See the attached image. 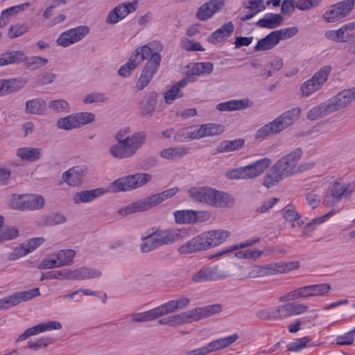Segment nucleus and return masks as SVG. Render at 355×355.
Here are the masks:
<instances>
[{"instance_id": "f704fd0d", "label": "nucleus", "mask_w": 355, "mask_h": 355, "mask_svg": "<svg viewBox=\"0 0 355 355\" xmlns=\"http://www.w3.org/2000/svg\"><path fill=\"white\" fill-rule=\"evenodd\" d=\"M26 81L24 80H19L13 78L10 80H0V96H3L17 92L24 87Z\"/></svg>"}, {"instance_id": "72a5a7b5", "label": "nucleus", "mask_w": 355, "mask_h": 355, "mask_svg": "<svg viewBox=\"0 0 355 355\" xmlns=\"http://www.w3.org/2000/svg\"><path fill=\"white\" fill-rule=\"evenodd\" d=\"M16 155L23 161L33 162L40 158L42 155V149L33 147H22L17 150Z\"/></svg>"}, {"instance_id": "49530a36", "label": "nucleus", "mask_w": 355, "mask_h": 355, "mask_svg": "<svg viewBox=\"0 0 355 355\" xmlns=\"http://www.w3.org/2000/svg\"><path fill=\"white\" fill-rule=\"evenodd\" d=\"M284 218L291 224L292 227H301L302 222L300 221V215L291 205L286 206L282 210Z\"/></svg>"}, {"instance_id": "69168bd1", "label": "nucleus", "mask_w": 355, "mask_h": 355, "mask_svg": "<svg viewBox=\"0 0 355 355\" xmlns=\"http://www.w3.org/2000/svg\"><path fill=\"white\" fill-rule=\"evenodd\" d=\"M19 232L15 227H8L0 230V242L9 241L17 238Z\"/></svg>"}, {"instance_id": "37998d69", "label": "nucleus", "mask_w": 355, "mask_h": 355, "mask_svg": "<svg viewBox=\"0 0 355 355\" xmlns=\"http://www.w3.org/2000/svg\"><path fill=\"white\" fill-rule=\"evenodd\" d=\"M193 321L195 320L192 309L169 316L170 327L180 326Z\"/></svg>"}, {"instance_id": "5701e85b", "label": "nucleus", "mask_w": 355, "mask_h": 355, "mask_svg": "<svg viewBox=\"0 0 355 355\" xmlns=\"http://www.w3.org/2000/svg\"><path fill=\"white\" fill-rule=\"evenodd\" d=\"M329 100L335 111L345 107L355 100V87L340 92Z\"/></svg>"}, {"instance_id": "b1692460", "label": "nucleus", "mask_w": 355, "mask_h": 355, "mask_svg": "<svg viewBox=\"0 0 355 355\" xmlns=\"http://www.w3.org/2000/svg\"><path fill=\"white\" fill-rule=\"evenodd\" d=\"M106 193V189L103 188L83 190L73 194L72 201L75 205L89 203Z\"/></svg>"}, {"instance_id": "680f3d73", "label": "nucleus", "mask_w": 355, "mask_h": 355, "mask_svg": "<svg viewBox=\"0 0 355 355\" xmlns=\"http://www.w3.org/2000/svg\"><path fill=\"white\" fill-rule=\"evenodd\" d=\"M225 177L229 180H248L245 166L226 171Z\"/></svg>"}, {"instance_id": "8fccbe9b", "label": "nucleus", "mask_w": 355, "mask_h": 355, "mask_svg": "<svg viewBox=\"0 0 355 355\" xmlns=\"http://www.w3.org/2000/svg\"><path fill=\"white\" fill-rule=\"evenodd\" d=\"M29 3H25L17 6L10 7L2 11L0 16V27H4L8 22L9 17L17 14L19 10H24L28 7Z\"/></svg>"}, {"instance_id": "bf43d9fd", "label": "nucleus", "mask_w": 355, "mask_h": 355, "mask_svg": "<svg viewBox=\"0 0 355 355\" xmlns=\"http://www.w3.org/2000/svg\"><path fill=\"white\" fill-rule=\"evenodd\" d=\"M324 35L327 38L336 42H346L349 39V33L345 35L342 27L336 31H327Z\"/></svg>"}, {"instance_id": "393cba45", "label": "nucleus", "mask_w": 355, "mask_h": 355, "mask_svg": "<svg viewBox=\"0 0 355 355\" xmlns=\"http://www.w3.org/2000/svg\"><path fill=\"white\" fill-rule=\"evenodd\" d=\"M86 172V168L83 166H77L70 168L65 171L62 178L64 182L71 187L80 186L83 182V177Z\"/></svg>"}, {"instance_id": "e2e57ef3", "label": "nucleus", "mask_w": 355, "mask_h": 355, "mask_svg": "<svg viewBox=\"0 0 355 355\" xmlns=\"http://www.w3.org/2000/svg\"><path fill=\"white\" fill-rule=\"evenodd\" d=\"M263 251L258 249H248L244 251H239L235 253V257L239 259H251L259 258Z\"/></svg>"}, {"instance_id": "052dcab7", "label": "nucleus", "mask_w": 355, "mask_h": 355, "mask_svg": "<svg viewBox=\"0 0 355 355\" xmlns=\"http://www.w3.org/2000/svg\"><path fill=\"white\" fill-rule=\"evenodd\" d=\"M310 339L308 337H303L295 339L287 345L288 350L290 352H299L307 346Z\"/></svg>"}, {"instance_id": "c03bdc74", "label": "nucleus", "mask_w": 355, "mask_h": 355, "mask_svg": "<svg viewBox=\"0 0 355 355\" xmlns=\"http://www.w3.org/2000/svg\"><path fill=\"white\" fill-rule=\"evenodd\" d=\"M244 145L243 139L225 140L220 142L216 148L217 153H227L236 150Z\"/></svg>"}, {"instance_id": "4be33fe9", "label": "nucleus", "mask_w": 355, "mask_h": 355, "mask_svg": "<svg viewBox=\"0 0 355 355\" xmlns=\"http://www.w3.org/2000/svg\"><path fill=\"white\" fill-rule=\"evenodd\" d=\"M224 6L225 0H210L198 8L196 17L200 20H207L218 12Z\"/></svg>"}, {"instance_id": "39448f33", "label": "nucleus", "mask_w": 355, "mask_h": 355, "mask_svg": "<svg viewBox=\"0 0 355 355\" xmlns=\"http://www.w3.org/2000/svg\"><path fill=\"white\" fill-rule=\"evenodd\" d=\"M164 46L159 41L154 40L137 48L130 55L128 62L123 67H137L146 60L152 67H159L162 57L160 53Z\"/></svg>"}, {"instance_id": "6e6d98bb", "label": "nucleus", "mask_w": 355, "mask_h": 355, "mask_svg": "<svg viewBox=\"0 0 355 355\" xmlns=\"http://www.w3.org/2000/svg\"><path fill=\"white\" fill-rule=\"evenodd\" d=\"M53 343V340L49 337H42L36 340H31L28 342L27 347L37 351L40 349L47 347Z\"/></svg>"}, {"instance_id": "774afa93", "label": "nucleus", "mask_w": 355, "mask_h": 355, "mask_svg": "<svg viewBox=\"0 0 355 355\" xmlns=\"http://www.w3.org/2000/svg\"><path fill=\"white\" fill-rule=\"evenodd\" d=\"M28 26L25 24H17L11 26L9 29L8 35L10 38L18 37L28 31Z\"/></svg>"}, {"instance_id": "603ef678", "label": "nucleus", "mask_w": 355, "mask_h": 355, "mask_svg": "<svg viewBox=\"0 0 355 355\" xmlns=\"http://www.w3.org/2000/svg\"><path fill=\"white\" fill-rule=\"evenodd\" d=\"M193 210L184 209L173 212L175 220L178 224H193Z\"/></svg>"}, {"instance_id": "f03ea898", "label": "nucleus", "mask_w": 355, "mask_h": 355, "mask_svg": "<svg viewBox=\"0 0 355 355\" xmlns=\"http://www.w3.org/2000/svg\"><path fill=\"white\" fill-rule=\"evenodd\" d=\"M130 129L125 127L116 134V143L109 148V153L118 159H126L134 156L141 148L146 141L144 132H137L130 135Z\"/></svg>"}, {"instance_id": "a19ab883", "label": "nucleus", "mask_w": 355, "mask_h": 355, "mask_svg": "<svg viewBox=\"0 0 355 355\" xmlns=\"http://www.w3.org/2000/svg\"><path fill=\"white\" fill-rule=\"evenodd\" d=\"M279 44V41L275 31H272L265 37L259 40L254 46L255 51H263L273 49Z\"/></svg>"}, {"instance_id": "f3484780", "label": "nucleus", "mask_w": 355, "mask_h": 355, "mask_svg": "<svg viewBox=\"0 0 355 355\" xmlns=\"http://www.w3.org/2000/svg\"><path fill=\"white\" fill-rule=\"evenodd\" d=\"M89 28L87 26H79L63 32L58 37L56 42L58 45L67 47L83 39L89 33Z\"/></svg>"}, {"instance_id": "6ab92c4d", "label": "nucleus", "mask_w": 355, "mask_h": 355, "mask_svg": "<svg viewBox=\"0 0 355 355\" xmlns=\"http://www.w3.org/2000/svg\"><path fill=\"white\" fill-rule=\"evenodd\" d=\"M138 1L125 2L117 5L110 11L106 18V22L110 24H115L123 19L129 14L135 12L137 8Z\"/></svg>"}, {"instance_id": "9d476101", "label": "nucleus", "mask_w": 355, "mask_h": 355, "mask_svg": "<svg viewBox=\"0 0 355 355\" xmlns=\"http://www.w3.org/2000/svg\"><path fill=\"white\" fill-rule=\"evenodd\" d=\"M151 178L150 174L144 173L126 175L112 182L106 191L107 193L131 191L145 185Z\"/></svg>"}, {"instance_id": "a878e982", "label": "nucleus", "mask_w": 355, "mask_h": 355, "mask_svg": "<svg viewBox=\"0 0 355 355\" xmlns=\"http://www.w3.org/2000/svg\"><path fill=\"white\" fill-rule=\"evenodd\" d=\"M271 164L270 159L263 157L245 166L248 179H253L261 175Z\"/></svg>"}, {"instance_id": "79ce46f5", "label": "nucleus", "mask_w": 355, "mask_h": 355, "mask_svg": "<svg viewBox=\"0 0 355 355\" xmlns=\"http://www.w3.org/2000/svg\"><path fill=\"white\" fill-rule=\"evenodd\" d=\"M26 110L28 114L42 115L46 112V103L42 98H35L27 101Z\"/></svg>"}, {"instance_id": "de8ad7c7", "label": "nucleus", "mask_w": 355, "mask_h": 355, "mask_svg": "<svg viewBox=\"0 0 355 355\" xmlns=\"http://www.w3.org/2000/svg\"><path fill=\"white\" fill-rule=\"evenodd\" d=\"M26 200V209H39L44 207L45 200L44 198L37 194H24Z\"/></svg>"}, {"instance_id": "7c9ffc66", "label": "nucleus", "mask_w": 355, "mask_h": 355, "mask_svg": "<svg viewBox=\"0 0 355 355\" xmlns=\"http://www.w3.org/2000/svg\"><path fill=\"white\" fill-rule=\"evenodd\" d=\"M202 251L205 250L203 249L199 235H197L187 241L178 248V252L184 255H188Z\"/></svg>"}, {"instance_id": "f257e3e1", "label": "nucleus", "mask_w": 355, "mask_h": 355, "mask_svg": "<svg viewBox=\"0 0 355 355\" xmlns=\"http://www.w3.org/2000/svg\"><path fill=\"white\" fill-rule=\"evenodd\" d=\"M302 151L297 148L278 159L267 172L263 180V185L267 188L276 185L285 178L296 173L309 169V164H300L297 162L301 158Z\"/></svg>"}, {"instance_id": "c9c22d12", "label": "nucleus", "mask_w": 355, "mask_h": 355, "mask_svg": "<svg viewBox=\"0 0 355 355\" xmlns=\"http://www.w3.org/2000/svg\"><path fill=\"white\" fill-rule=\"evenodd\" d=\"M162 317L159 306L146 311L135 313L130 315V319L134 322H144L155 320Z\"/></svg>"}, {"instance_id": "0e129e2a", "label": "nucleus", "mask_w": 355, "mask_h": 355, "mask_svg": "<svg viewBox=\"0 0 355 355\" xmlns=\"http://www.w3.org/2000/svg\"><path fill=\"white\" fill-rule=\"evenodd\" d=\"M58 267H60V266H58V262L56 260V257L54 253L43 259L38 265V268L41 270L51 269Z\"/></svg>"}, {"instance_id": "7ed1b4c3", "label": "nucleus", "mask_w": 355, "mask_h": 355, "mask_svg": "<svg viewBox=\"0 0 355 355\" xmlns=\"http://www.w3.org/2000/svg\"><path fill=\"white\" fill-rule=\"evenodd\" d=\"M188 193L192 200L215 208H228L234 203L230 194L210 187H192Z\"/></svg>"}, {"instance_id": "338daca9", "label": "nucleus", "mask_w": 355, "mask_h": 355, "mask_svg": "<svg viewBox=\"0 0 355 355\" xmlns=\"http://www.w3.org/2000/svg\"><path fill=\"white\" fill-rule=\"evenodd\" d=\"M26 200L24 194L23 195H12L10 199L9 205L10 207L15 209L24 210L26 209Z\"/></svg>"}, {"instance_id": "a211bd4d", "label": "nucleus", "mask_w": 355, "mask_h": 355, "mask_svg": "<svg viewBox=\"0 0 355 355\" xmlns=\"http://www.w3.org/2000/svg\"><path fill=\"white\" fill-rule=\"evenodd\" d=\"M308 309V306L294 302L275 306L272 307L273 320H282L300 315L306 312Z\"/></svg>"}, {"instance_id": "412c9836", "label": "nucleus", "mask_w": 355, "mask_h": 355, "mask_svg": "<svg viewBox=\"0 0 355 355\" xmlns=\"http://www.w3.org/2000/svg\"><path fill=\"white\" fill-rule=\"evenodd\" d=\"M239 336L237 334L220 338L218 339L212 340L201 347L198 348L200 355H207L213 352L218 351L226 347H228L234 343Z\"/></svg>"}, {"instance_id": "f8f14e48", "label": "nucleus", "mask_w": 355, "mask_h": 355, "mask_svg": "<svg viewBox=\"0 0 355 355\" xmlns=\"http://www.w3.org/2000/svg\"><path fill=\"white\" fill-rule=\"evenodd\" d=\"M28 60L27 64L34 67H41L47 64V60L41 57H33L28 60L21 51L6 52L0 56V67L8 64H18Z\"/></svg>"}, {"instance_id": "4c0bfd02", "label": "nucleus", "mask_w": 355, "mask_h": 355, "mask_svg": "<svg viewBox=\"0 0 355 355\" xmlns=\"http://www.w3.org/2000/svg\"><path fill=\"white\" fill-rule=\"evenodd\" d=\"M250 103L249 99H234L218 103L216 109L220 112L239 110L249 107Z\"/></svg>"}, {"instance_id": "473e14b6", "label": "nucleus", "mask_w": 355, "mask_h": 355, "mask_svg": "<svg viewBox=\"0 0 355 355\" xmlns=\"http://www.w3.org/2000/svg\"><path fill=\"white\" fill-rule=\"evenodd\" d=\"M223 306L220 304L207 305L205 306L196 307L192 309L194 320L197 321L204 318L209 317L212 315L220 313Z\"/></svg>"}, {"instance_id": "0eeeda50", "label": "nucleus", "mask_w": 355, "mask_h": 355, "mask_svg": "<svg viewBox=\"0 0 355 355\" xmlns=\"http://www.w3.org/2000/svg\"><path fill=\"white\" fill-rule=\"evenodd\" d=\"M179 236L180 232L178 230L148 231L141 236L140 250L142 253L151 252L161 245L174 242Z\"/></svg>"}, {"instance_id": "ddd939ff", "label": "nucleus", "mask_w": 355, "mask_h": 355, "mask_svg": "<svg viewBox=\"0 0 355 355\" xmlns=\"http://www.w3.org/2000/svg\"><path fill=\"white\" fill-rule=\"evenodd\" d=\"M95 116L92 112H79L60 118L56 125L59 129L69 130L92 123Z\"/></svg>"}, {"instance_id": "c85d7f7f", "label": "nucleus", "mask_w": 355, "mask_h": 355, "mask_svg": "<svg viewBox=\"0 0 355 355\" xmlns=\"http://www.w3.org/2000/svg\"><path fill=\"white\" fill-rule=\"evenodd\" d=\"M157 94L150 92L147 94L139 103V111L142 116H152L157 105Z\"/></svg>"}, {"instance_id": "bb28decb", "label": "nucleus", "mask_w": 355, "mask_h": 355, "mask_svg": "<svg viewBox=\"0 0 355 355\" xmlns=\"http://www.w3.org/2000/svg\"><path fill=\"white\" fill-rule=\"evenodd\" d=\"M266 276L274 275L278 273H286L297 269L299 267L298 262H277L264 264Z\"/></svg>"}, {"instance_id": "20e7f679", "label": "nucleus", "mask_w": 355, "mask_h": 355, "mask_svg": "<svg viewBox=\"0 0 355 355\" xmlns=\"http://www.w3.org/2000/svg\"><path fill=\"white\" fill-rule=\"evenodd\" d=\"M301 110L294 107L283 112L272 121L259 128L255 133L256 139L263 141L270 135L278 134L294 124L300 118Z\"/></svg>"}, {"instance_id": "864d4df0", "label": "nucleus", "mask_w": 355, "mask_h": 355, "mask_svg": "<svg viewBox=\"0 0 355 355\" xmlns=\"http://www.w3.org/2000/svg\"><path fill=\"white\" fill-rule=\"evenodd\" d=\"M60 267L69 264L73 259L76 252L73 250H61L54 252Z\"/></svg>"}, {"instance_id": "9b49d317", "label": "nucleus", "mask_w": 355, "mask_h": 355, "mask_svg": "<svg viewBox=\"0 0 355 355\" xmlns=\"http://www.w3.org/2000/svg\"><path fill=\"white\" fill-rule=\"evenodd\" d=\"M354 190L355 183L345 182L341 179L336 180L329 186L324 201L327 205L334 206L343 198L349 197Z\"/></svg>"}, {"instance_id": "5fc2aeb1", "label": "nucleus", "mask_w": 355, "mask_h": 355, "mask_svg": "<svg viewBox=\"0 0 355 355\" xmlns=\"http://www.w3.org/2000/svg\"><path fill=\"white\" fill-rule=\"evenodd\" d=\"M15 295L18 301V304H20L22 302H26L32 300L34 297L40 296V293L38 288H35L27 291L15 292Z\"/></svg>"}, {"instance_id": "aec40b11", "label": "nucleus", "mask_w": 355, "mask_h": 355, "mask_svg": "<svg viewBox=\"0 0 355 355\" xmlns=\"http://www.w3.org/2000/svg\"><path fill=\"white\" fill-rule=\"evenodd\" d=\"M62 327V325L59 321L47 320L32 327L28 328L23 334L19 335L17 339V342H21L31 336L46 331L60 330Z\"/></svg>"}, {"instance_id": "58836bf2", "label": "nucleus", "mask_w": 355, "mask_h": 355, "mask_svg": "<svg viewBox=\"0 0 355 355\" xmlns=\"http://www.w3.org/2000/svg\"><path fill=\"white\" fill-rule=\"evenodd\" d=\"M224 131V127L221 125L215 123H205L198 127V132L199 139L212 137L220 135Z\"/></svg>"}, {"instance_id": "cd10ccee", "label": "nucleus", "mask_w": 355, "mask_h": 355, "mask_svg": "<svg viewBox=\"0 0 355 355\" xmlns=\"http://www.w3.org/2000/svg\"><path fill=\"white\" fill-rule=\"evenodd\" d=\"M190 300L187 297L169 300L159 306L162 317L171 314L176 311L182 309L189 306Z\"/></svg>"}, {"instance_id": "6e6552de", "label": "nucleus", "mask_w": 355, "mask_h": 355, "mask_svg": "<svg viewBox=\"0 0 355 355\" xmlns=\"http://www.w3.org/2000/svg\"><path fill=\"white\" fill-rule=\"evenodd\" d=\"M213 68H191L186 73V76L172 85L164 94V101L167 104L173 103L177 98L184 96L182 88L188 83L197 80L200 77H205L211 73Z\"/></svg>"}, {"instance_id": "a18cd8bd", "label": "nucleus", "mask_w": 355, "mask_h": 355, "mask_svg": "<svg viewBox=\"0 0 355 355\" xmlns=\"http://www.w3.org/2000/svg\"><path fill=\"white\" fill-rule=\"evenodd\" d=\"M330 71L329 69L321 68L312 76V92L321 89L324 83L327 80Z\"/></svg>"}, {"instance_id": "4d7b16f0", "label": "nucleus", "mask_w": 355, "mask_h": 355, "mask_svg": "<svg viewBox=\"0 0 355 355\" xmlns=\"http://www.w3.org/2000/svg\"><path fill=\"white\" fill-rule=\"evenodd\" d=\"M274 31L279 42L281 40H288L296 35L298 33V28L296 26H290Z\"/></svg>"}, {"instance_id": "1a4fd4ad", "label": "nucleus", "mask_w": 355, "mask_h": 355, "mask_svg": "<svg viewBox=\"0 0 355 355\" xmlns=\"http://www.w3.org/2000/svg\"><path fill=\"white\" fill-rule=\"evenodd\" d=\"M101 275V272L95 268H80L73 270L65 268L43 274L42 279L80 280L96 278Z\"/></svg>"}, {"instance_id": "e433bc0d", "label": "nucleus", "mask_w": 355, "mask_h": 355, "mask_svg": "<svg viewBox=\"0 0 355 355\" xmlns=\"http://www.w3.org/2000/svg\"><path fill=\"white\" fill-rule=\"evenodd\" d=\"M173 139L177 142H187L190 140L199 139L198 126L181 128L174 135Z\"/></svg>"}, {"instance_id": "4468645a", "label": "nucleus", "mask_w": 355, "mask_h": 355, "mask_svg": "<svg viewBox=\"0 0 355 355\" xmlns=\"http://www.w3.org/2000/svg\"><path fill=\"white\" fill-rule=\"evenodd\" d=\"M355 0H344L332 5L324 14V19L327 22H335L346 17L353 10Z\"/></svg>"}, {"instance_id": "3c124183", "label": "nucleus", "mask_w": 355, "mask_h": 355, "mask_svg": "<svg viewBox=\"0 0 355 355\" xmlns=\"http://www.w3.org/2000/svg\"><path fill=\"white\" fill-rule=\"evenodd\" d=\"M331 103L330 100L321 103L318 106L315 107L312 109V120L324 116L330 113L336 112L335 110L331 107Z\"/></svg>"}, {"instance_id": "dca6fc26", "label": "nucleus", "mask_w": 355, "mask_h": 355, "mask_svg": "<svg viewBox=\"0 0 355 355\" xmlns=\"http://www.w3.org/2000/svg\"><path fill=\"white\" fill-rule=\"evenodd\" d=\"M205 251L218 246L230 236V232L224 230H212L198 234Z\"/></svg>"}, {"instance_id": "ea45409f", "label": "nucleus", "mask_w": 355, "mask_h": 355, "mask_svg": "<svg viewBox=\"0 0 355 355\" xmlns=\"http://www.w3.org/2000/svg\"><path fill=\"white\" fill-rule=\"evenodd\" d=\"M284 18L280 14L267 13L257 24L261 28H275L280 26Z\"/></svg>"}, {"instance_id": "2eb2a0df", "label": "nucleus", "mask_w": 355, "mask_h": 355, "mask_svg": "<svg viewBox=\"0 0 355 355\" xmlns=\"http://www.w3.org/2000/svg\"><path fill=\"white\" fill-rule=\"evenodd\" d=\"M230 276L227 271L221 270L218 266L205 267L196 272L192 276V281L195 283L218 281Z\"/></svg>"}, {"instance_id": "c756f323", "label": "nucleus", "mask_w": 355, "mask_h": 355, "mask_svg": "<svg viewBox=\"0 0 355 355\" xmlns=\"http://www.w3.org/2000/svg\"><path fill=\"white\" fill-rule=\"evenodd\" d=\"M189 153V148L184 146H171L164 148L159 156L164 159L175 160L183 157Z\"/></svg>"}, {"instance_id": "13d9d810", "label": "nucleus", "mask_w": 355, "mask_h": 355, "mask_svg": "<svg viewBox=\"0 0 355 355\" xmlns=\"http://www.w3.org/2000/svg\"><path fill=\"white\" fill-rule=\"evenodd\" d=\"M49 108L58 113L68 112L69 111V105L64 99H58L51 101L49 103Z\"/></svg>"}, {"instance_id": "423d86ee", "label": "nucleus", "mask_w": 355, "mask_h": 355, "mask_svg": "<svg viewBox=\"0 0 355 355\" xmlns=\"http://www.w3.org/2000/svg\"><path fill=\"white\" fill-rule=\"evenodd\" d=\"M178 191L179 189L176 187L170 188L162 192L132 202L120 208L118 210V214L121 216H127L133 214L149 210L164 200L173 197Z\"/></svg>"}, {"instance_id": "09e8293b", "label": "nucleus", "mask_w": 355, "mask_h": 355, "mask_svg": "<svg viewBox=\"0 0 355 355\" xmlns=\"http://www.w3.org/2000/svg\"><path fill=\"white\" fill-rule=\"evenodd\" d=\"M156 73L157 68H144L137 83V89L138 90L144 89L149 84Z\"/></svg>"}, {"instance_id": "2f4dec72", "label": "nucleus", "mask_w": 355, "mask_h": 355, "mask_svg": "<svg viewBox=\"0 0 355 355\" xmlns=\"http://www.w3.org/2000/svg\"><path fill=\"white\" fill-rule=\"evenodd\" d=\"M234 30V26L233 23L229 21L216 30L209 37V41L213 44L223 42L231 35Z\"/></svg>"}]
</instances>
